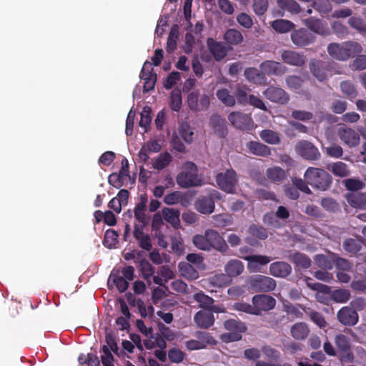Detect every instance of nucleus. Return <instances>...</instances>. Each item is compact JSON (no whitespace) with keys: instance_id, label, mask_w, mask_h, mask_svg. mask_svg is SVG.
<instances>
[{"instance_id":"0eeeda50","label":"nucleus","mask_w":366,"mask_h":366,"mask_svg":"<svg viewBox=\"0 0 366 366\" xmlns=\"http://www.w3.org/2000/svg\"><path fill=\"white\" fill-rule=\"evenodd\" d=\"M247 285L250 289L257 292L271 291L276 287V282L272 278L260 274L250 277L247 280Z\"/></svg>"},{"instance_id":"aec40b11","label":"nucleus","mask_w":366,"mask_h":366,"mask_svg":"<svg viewBox=\"0 0 366 366\" xmlns=\"http://www.w3.org/2000/svg\"><path fill=\"white\" fill-rule=\"evenodd\" d=\"M327 51L332 58L337 60L345 61L348 59L349 52L347 51L345 44H330L327 46Z\"/></svg>"},{"instance_id":"e2e57ef3","label":"nucleus","mask_w":366,"mask_h":366,"mask_svg":"<svg viewBox=\"0 0 366 366\" xmlns=\"http://www.w3.org/2000/svg\"><path fill=\"white\" fill-rule=\"evenodd\" d=\"M233 309L237 311L244 312L245 313L250 314V315H257V312H255V310L254 309L253 304L251 305L249 304L244 303V302H237L233 305Z\"/></svg>"},{"instance_id":"7c9ffc66","label":"nucleus","mask_w":366,"mask_h":366,"mask_svg":"<svg viewBox=\"0 0 366 366\" xmlns=\"http://www.w3.org/2000/svg\"><path fill=\"white\" fill-rule=\"evenodd\" d=\"M172 159V155L169 153H162L152 160V167L157 170H162L169 164Z\"/></svg>"},{"instance_id":"680f3d73","label":"nucleus","mask_w":366,"mask_h":366,"mask_svg":"<svg viewBox=\"0 0 366 366\" xmlns=\"http://www.w3.org/2000/svg\"><path fill=\"white\" fill-rule=\"evenodd\" d=\"M331 296L336 302L343 303L350 299V294L347 290H338L335 291Z\"/></svg>"},{"instance_id":"a878e982","label":"nucleus","mask_w":366,"mask_h":366,"mask_svg":"<svg viewBox=\"0 0 366 366\" xmlns=\"http://www.w3.org/2000/svg\"><path fill=\"white\" fill-rule=\"evenodd\" d=\"M162 214L165 221L174 227H178L180 224L179 212L173 208H164L162 210Z\"/></svg>"},{"instance_id":"3c124183","label":"nucleus","mask_w":366,"mask_h":366,"mask_svg":"<svg viewBox=\"0 0 366 366\" xmlns=\"http://www.w3.org/2000/svg\"><path fill=\"white\" fill-rule=\"evenodd\" d=\"M291 259L298 267L308 268L311 265L310 259L302 254L295 253Z\"/></svg>"},{"instance_id":"20e7f679","label":"nucleus","mask_w":366,"mask_h":366,"mask_svg":"<svg viewBox=\"0 0 366 366\" xmlns=\"http://www.w3.org/2000/svg\"><path fill=\"white\" fill-rule=\"evenodd\" d=\"M216 182L223 191L234 194L236 192L238 179L236 172L230 169L217 174Z\"/></svg>"},{"instance_id":"5fc2aeb1","label":"nucleus","mask_w":366,"mask_h":366,"mask_svg":"<svg viewBox=\"0 0 366 366\" xmlns=\"http://www.w3.org/2000/svg\"><path fill=\"white\" fill-rule=\"evenodd\" d=\"M212 219L214 225L219 227L229 225L232 222V217L226 214L214 215Z\"/></svg>"},{"instance_id":"ea45409f","label":"nucleus","mask_w":366,"mask_h":366,"mask_svg":"<svg viewBox=\"0 0 366 366\" xmlns=\"http://www.w3.org/2000/svg\"><path fill=\"white\" fill-rule=\"evenodd\" d=\"M216 95L218 99L227 107H232L236 103L234 96L226 89H219Z\"/></svg>"},{"instance_id":"393cba45","label":"nucleus","mask_w":366,"mask_h":366,"mask_svg":"<svg viewBox=\"0 0 366 366\" xmlns=\"http://www.w3.org/2000/svg\"><path fill=\"white\" fill-rule=\"evenodd\" d=\"M336 255L329 252L327 254H317L314 259L318 267L325 269H331L333 267Z\"/></svg>"},{"instance_id":"2f4dec72","label":"nucleus","mask_w":366,"mask_h":366,"mask_svg":"<svg viewBox=\"0 0 366 366\" xmlns=\"http://www.w3.org/2000/svg\"><path fill=\"white\" fill-rule=\"evenodd\" d=\"M147 206V199L142 197L141 201L137 204L134 208V217L137 220L143 224L148 222V217L145 213Z\"/></svg>"},{"instance_id":"69168bd1","label":"nucleus","mask_w":366,"mask_h":366,"mask_svg":"<svg viewBox=\"0 0 366 366\" xmlns=\"http://www.w3.org/2000/svg\"><path fill=\"white\" fill-rule=\"evenodd\" d=\"M345 187L351 191L360 190L363 188L364 183L359 179H347L344 181Z\"/></svg>"},{"instance_id":"bb28decb","label":"nucleus","mask_w":366,"mask_h":366,"mask_svg":"<svg viewBox=\"0 0 366 366\" xmlns=\"http://www.w3.org/2000/svg\"><path fill=\"white\" fill-rule=\"evenodd\" d=\"M261 69L269 74H282L285 71V68L280 63L272 61L263 62L261 64Z\"/></svg>"},{"instance_id":"6e6d98bb","label":"nucleus","mask_w":366,"mask_h":366,"mask_svg":"<svg viewBox=\"0 0 366 366\" xmlns=\"http://www.w3.org/2000/svg\"><path fill=\"white\" fill-rule=\"evenodd\" d=\"M280 7L290 12L297 13L300 11L299 5L294 0H277Z\"/></svg>"},{"instance_id":"2eb2a0df","label":"nucleus","mask_w":366,"mask_h":366,"mask_svg":"<svg viewBox=\"0 0 366 366\" xmlns=\"http://www.w3.org/2000/svg\"><path fill=\"white\" fill-rule=\"evenodd\" d=\"M312 279L305 278L307 285L313 290H316V298L321 302H326L330 295V289L328 286L321 283H312Z\"/></svg>"},{"instance_id":"cd10ccee","label":"nucleus","mask_w":366,"mask_h":366,"mask_svg":"<svg viewBox=\"0 0 366 366\" xmlns=\"http://www.w3.org/2000/svg\"><path fill=\"white\" fill-rule=\"evenodd\" d=\"M134 236L142 249L146 250H150L152 249L150 237L148 234L145 233L142 228L135 227Z\"/></svg>"},{"instance_id":"5701e85b","label":"nucleus","mask_w":366,"mask_h":366,"mask_svg":"<svg viewBox=\"0 0 366 366\" xmlns=\"http://www.w3.org/2000/svg\"><path fill=\"white\" fill-rule=\"evenodd\" d=\"M292 268L290 264L284 262H274L270 264V274L275 277H285L291 273Z\"/></svg>"},{"instance_id":"4c0bfd02","label":"nucleus","mask_w":366,"mask_h":366,"mask_svg":"<svg viewBox=\"0 0 366 366\" xmlns=\"http://www.w3.org/2000/svg\"><path fill=\"white\" fill-rule=\"evenodd\" d=\"M327 169L334 175L340 177H347L350 174L347 165L342 162H337L330 164Z\"/></svg>"},{"instance_id":"338daca9","label":"nucleus","mask_w":366,"mask_h":366,"mask_svg":"<svg viewBox=\"0 0 366 366\" xmlns=\"http://www.w3.org/2000/svg\"><path fill=\"white\" fill-rule=\"evenodd\" d=\"M182 196V194L180 192H173L164 197V202L166 204L173 205L180 201Z\"/></svg>"},{"instance_id":"b1692460","label":"nucleus","mask_w":366,"mask_h":366,"mask_svg":"<svg viewBox=\"0 0 366 366\" xmlns=\"http://www.w3.org/2000/svg\"><path fill=\"white\" fill-rule=\"evenodd\" d=\"M207 44L209 51L217 61L222 60L227 55V48L222 44L217 42L212 39H209L207 40Z\"/></svg>"},{"instance_id":"6ab92c4d","label":"nucleus","mask_w":366,"mask_h":366,"mask_svg":"<svg viewBox=\"0 0 366 366\" xmlns=\"http://www.w3.org/2000/svg\"><path fill=\"white\" fill-rule=\"evenodd\" d=\"M337 317L339 321L344 325H354L358 321V315L356 311L347 307L339 311Z\"/></svg>"},{"instance_id":"f257e3e1","label":"nucleus","mask_w":366,"mask_h":366,"mask_svg":"<svg viewBox=\"0 0 366 366\" xmlns=\"http://www.w3.org/2000/svg\"><path fill=\"white\" fill-rule=\"evenodd\" d=\"M192 242L199 249L204 251L214 249L220 252H224L228 249L224 238L214 229H207L204 235H194Z\"/></svg>"},{"instance_id":"c756f323","label":"nucleus","mask_w":366,"mask_h":366,"mask_svg":"<svg viewBox=\"0 0 366 366\" xmlns=\"http://www.w3.org/2000/svg\"><path fill=\"white\" fill-rule=\"evenodd\" d=\"M247 147L254 155L264 157L271 154L269 147L258 142H250L247 144Z\"/></svg>"},{"instance_id":"4d7b16f0","label":"nucleus","mask_w":366,"mask_h":366,"mask_svg":"<svg viewBox=\"0 0 366 366\" xmlns=\"http://www.w3.org/2000/svg\"><path fill=\"white\" fill-rule=\"evenodd\" d=\"M342 92L350 99L357 97V91L355 86L349 81H343L340 84Z\"/></svg>"},{"instance_id":"a211bd4d","label":"nucleus","mask_w":366,"mask_h":366,"mask_svg":"<svg viewBox=\"0 0 366 366\" xmlns=\"http://www.w3.org/2000/svg\"><path fill=\"white\" fill-rule=\"evenodd\" d=\"M292 42L299 46H305L314 41V36L305 29L295 31L291 34Z\"/></svg>"},{"instance_id":"f704fd0d","label":"nucleus","mask_w":366,"mask_h":366,"mask_svg":"<svg viewBox=\"0 0 366 366\" xmlns=\"http://www.w3.org/2000/svg\"><path fill=\"white\" fill-rule=\"evenodd\" d=\"M282 58L284 61L292 65L300 66L305 63L304 57L295 51H285L282 53Z\"/></svg>"},{"instance_id":"f3484780","label":"nucleus","mask_w":366,"mask_h":366,"mask_svg":"<svg viewBox=\"0 0 366 366\" xmlns=\"http://www.w3.org/2000/svg\"><path fill=\"white\" fill-rule=\"evenodd\" d=\"M194 321L197 327L207 329L214 324V317L211 312L200 310L195 314Z\"/></svg>"},{"instance_id":"9d476101","label":"nucleus","mask_w":366,"mask_h":366,"mask_svg":"<svg viewBox=\"0 0 366 366\" xmlns=\"http://www.w3.org/2000/svg\"><path fill=\"white\" fill-rule=\"evenodd\" d=\"M295 151L303 158L310 160H315L320 157L317 148L305 140L300 141L296 144Z\"/></svg>"},{"instance_id":"c9c22d12","label":"nucleus","mask_w":366,"mask_h":366,"mask_svg":"<svg viewBox=\"0 0 366 366\" xmlns=\"http://www.w3.org/2000/svg\"><path fill=\"white\" fill-rule=\"evenodd\" d=\"M348 203L355 208L362 209L366 206V195L362 193H351L347 196Z\"/></svg>"},{"instance_id":"864d4df0","label":"nucleus","mask_w":366,"mask_h":366,"mask_svg":"<svg viewBox=\"0 0 366 366\" xmlns=\"http://www.w3.org/2000/svg\"><path fill=\"white\" fill-rule=\"evenodd\" d=\"M362 246V242L357 239H349L344 242V248L351 253L357 252Z\"/></svg>"},{"instance_id":"72a5a7b5","label":"nucleus","mask_w":366,"mask_h":366,"mask_svg":"<svg viewBox=\"0 0 366 366\" xmlns=\"http://www.w3.org/2000/svg\"><path fill=\"white\" fill-rule=\"evenodd\" d=\"M309 332L307 325L303 322L296 323L291 327V335L296 340H304Z\"/></svg>"},{"instance_id":"412c9836","label":"nucleus","mask_w":366,"mask_h":366,"mask_svg":"<svg viewBox=\"0 0 366 366\" xmlns=\"http://www.w3.org/2000/svg\"><path fill=\"white\" fill-rule=\"evenodd\" d=\"M265 97L272 102L285 104L288 101L286 93L280 88L270 87L264 92Z\"/></svg>"},{"instance_id":"39448f33","label":"nucleus","mask_w":366,"mask_h":366,"mask_svg":"<svg viewBox=\"0 0 366 366\" xmlns=\"http://www.w3.org/2000/svg\"><path fill=\"white\" fill-rule=\"evenodd\" d=\"M224 327L228 330V332L221 335V340L224 342L239 340L242 338L241 334L246 330L244 324L235 320L226 321Z\"/></svg>"},{"instance_id":"8fccbe9b","label":"nucleus","mask_w":366,"mask_h":366,"mask_svg":"<svg viewBox=\"0 0 366 366\" xmlns=\"http://www.w3.org/2000/svg\"><path fill=\"white\" fill-rule=\"evenodd\" d=\"M194 299L199 303V307L202 308H209L214 302L212 297L202 292L194 294Z\"/></svg>"},{"instance_id":"a18cd8bd","label":"nucleus","mask_w":366,"mask_h":366,"mask_svg":"<svg viewBox=\"0 0 366 366\" xmlns=\"http://www.w3.org/2000/svg\"><path fill=\"white\" fill-rule=\"evenodd\" d=\"M246 79L255 84H262L264 81L263 75L257 69L249 68L244 71Z\"/></svg>"},{"instance_id":"0e129e2a","label":"nucleus","mask_w":366,"mask_h":366,"mask_svg":"<svg viewBox=\"0 0 366 366\" xmlns=\"http://www.w3.org/2000/svg\"><path fill=\"white\" fill-rule=\"evenodd\" d=\"M122 167L118 173L122 177L125 179L129 184H132L134 182V179H132L129 172V162L124 158L122 160Z\"/></svg>"},{"instance_id":"49530a36","label":"nucleus","mask_w":366,"mask_h":366,"mask_svg":"<svg viewBox=\"0 0 366 366\" xmlns=\"http://www.w3.org/2000/svg\"><path fill=\"white\" fill-rule=\"evenodd\" d=\"M349 25L357 30L361 34L366 36V24L364 21L357 16H352L348 20Z\"/></svg>"},{"instance_id":"a19ab883","label":"nucleus","mask_w":366,"mask_h":366,"mask_svg":"<svg viewBox=\"0 0 366 366\" xmlns=\"http://www.w3.org/2000/svg\"><path fill=\"white\" fill-rule=\"evenodd\" d=\"M260 138L269 144H277L280 142V137L278 133L270 130L265 129L259 133Z\"/></svg>"},{"instance_id":"37998d69","label":"nucleus","mask_w":366,"mask_h":366,"mask_svg":"<svg viewBox=\"0 0 366 366\" xmlns=\"http://www.w3.org/2000/svg\"><path fill=\"white\" fill-rule=\"evenodd\" d=\"M225 41L230 44H239L243 40L242 34L237 30L234 29H228L224 36Z\"/></svg>"},{"instance_id":"4468645a","label":"nucleus","mask_w":366,"mask_h":366,"mask_svg":"<svg viewBox=\"0 0 366 366\" xmlns=\"http://www.w3.org/2000/svg\"><path fill=\"white\" fill-rule=\"evenodd\" d=\"M161 149L162 147L157 139H153L147 141L142 145L139 152V160L142 162L147 161L151 152L157 153L159 152Z\"/></svg>"},{"instance_id":"13d9d810","label":"nucleus","mask_w":366,"mask_h":366,"mask_svg":"<svg viewBox=\"0 0 366 366\" xmlns=\"http://www.w3.org/2000/svg\"><path fill=\"white\" fill-rule=\"evenodd\" d=\"M103 355L101 356V360L104 366H114V357L108 346L104 345L102 348Z\"/></svg>"},{"instance_id":"de8ad7c7","label":"nucleus","mask_w":366,"mask_h":366,"mask_svg":"<svg viewBox=\"0 0 366 366\" xmlns=\"http://www.w3.org/2000/svg\"><path fill=\"white\" fill-rule=\"evenodd\" d=\"M186 354L181 350L173 347L168 350V358L171 362L179 364L183 362Z\"/></svg>"},{"instance_id":"473e14b6","label":"nucleus","mask_w":366,"mask_h":366,"mask_svg":"<svg viewBox=\"0 0 366 366\" xmlns=\"http://www.w3.org/2000/svg\"><path fill=\"white\" fill-rule=\"evenodd\" d=\"M112 282L120 292H124L129 287V282L115 271H113L109 277V283Z\"/></svg>"},{"instance_id":"58836bf2","label":"nucleus","mask_w":366,"mask_h":366,"mask_svg":"<svg viewBox=\"0 0 366 366\" xmlns=\"http://www.w3.org/2000/svg\"><path fill=\"white\" fill-rule=\"evenodd\" d=\"M181 275L187 280H197L199 277L198 272L189 263H180L179 264Z\"/></svg>"},{"instance_id":"bf43d9fd","label":"nucleus","mask_w":366,"mask_h":366,"mask_svg":"<svg viewBox=\"0 0 366 366\" xmlns=\"http://www.w3.org/2000/svg\"><path fill=\"white\" fill-rule=\"evenodd\" d=\"M109 183L116 188H119L124 185H127L129 182L122 177L119 174L113 173L109 176Z\"/></svg>"},{"instance_id":"774afa93","label":"nucleus","mask_w":366,"mask_h":366,"mask_svg":"<svg viewBox=\"0 0 366 366\" xmlns=\"http://www.w3.org/2000/svg\"><path fill=\"white\" fill-rule=\"evenodd\" d=\"M325 152L334 158H339L342 155L343 151L341 147L338 145H332L327 147H324Z\"/></svg>"},{"instance_id":"f03ea898","label":"nucleus","mask_w":366,"mask_h":366,"mask_svg":"<svg viewBox=\"0 0 366 366\" xmlns=\"http://www.w3.org/2000/svg\"><path fill=\"white\" fill-rule=\"evenodd\" d=\"M177 183L182 188L197 187L202 184V180L198 175L197 166L191 162H185L182 171L176 178Z\"/></svg>"},{"instance_id":"dca6fc26","label":"nucleus","mask_w":366,"mask_h":366,"mask_svg":"<svg viewBox=\"0 0 366 366\" xmlns=\"http://www.w3.org/2000/svg\"><path fill=\"white\" fill-rule=\"evenodd\" d=\"M243 258L248 262L247 267L252 272H259L262 266L270 262L268 257L262 255H249Z\"/></svg>"},{"instance_id":"4be33fe9","label":"nucleus","mask_w":366,"mask_h":366,"mask_svg":"<svg viewBox=\"0 0 366 366\" xmlns=\"http://www.w3.org/2000/svg\"><path fill=\"white\" fill-rule=\"evenodd\" d=\"M244 269L243 263L238 259H231L224 266V272L230 279L240 275Z\"/></svg>"},{"instance_id":"9b49d317","label":"nucleus","mask_w":366,"mask_h":366,"mask_svg":"<svg viewBox=\"0 0 366 366\" xmlns=\"http://www.w3.org/2000/svg\"><path fill=\"white\" fill-rule=\"evenodd\" d=\"M152 64L149 61H146L143 65L140 74V78L144 81V92H149L154 88L157 75L152 72Z\"/></svg>"},{"instance_id":"603ef678","label":"nucleus","mask_w":366,"mask_h":366,"mask_svg":"<svg viewBox=\"0 0 366 366\" xmlns=\"http://www.w3.org/2000/svg\"><path fill=\"white\" fill-rule=\"evenodd\" d=\"M179 134L184 139V140L188 143H190L193 140L194 132L191 129L190 126L187 123H182L179 125Z\"/></svg>"},{"instance_id":"79ce46f5","label":"nucleus","mask_w":366,"mask_h":366,"mask_svg":"<svg viewBox=\"0 0 366 366\" xmlns=\"http://www.w3.org/2000/svg\"><path fill=\"white\" fill-rule=\"evenodd\" d=\"M209 281L214 287H223L229 285L232 282V279L227 274L221 273L211 277Z\"/></svg>"},{"instance_id":"1a4fd4ad","label":"nucleus","mask_w":366,"mask_h":366,"mask_svg":"<svg viewBox=\"0 0 366 366\" xmlns=\"http://www.w3.org/2000/svg\"><path fill=\"white\" fill-rule=\"evenodd\" d=\"M197 340H189L185 342V347L189 351L205 349L207 345H212L216 343L213 337L206 332H198Z\"/></svg>"},{"instance_id":"c03bdc74","label":"nucleus","mask_w":366,"mask_h":366,"mask_svg":"<svg viewBox=\"0 0 366 366\" xmlns=\"http://www.w3.org/2000/svg\"><path fill=\"white\" fill-rule=\"evenodd\" d=\"M267 175L269 179L272 182H280L285 178V171L278 167L269 168L267 171Z\"/></svg>"},{"instance_id":"f8f14e48","label":"nucleus","mask_w":366,"mask_h":366,"mask_svg":"<svg viewBox=\"0 0 366 366\" xmlns=\"http://www.w3.org/2000/svg\"><path fill=\"white\" fill-rule=\"evenodd\" d=\"M252 304L254 305V309L257 312L256 315H258L262 311H267L274 308L276 301L270 296L258 295L253 297Z\"/></svg>"},{"instance_id":"c85d7f7f","label":"nucleus","mask_w":366,"mask_h":366,"mask_svg":"<svg viewBox=\"0 0 366 366\" xmlns=\"http://www.w3.org/2000/svg\"><path fill=\"white\" fill-rule=\"evenodd\" d=\"M306 25L310 30L318 34L326 35L329 34V28L327 24L320 20L310 19L306 21Z\"/></svg>"},{"instance_id":"7ed1b4c3","label":"nucleus","mask_w":366,"mask_h":366,"mask_svg":"<svg viewBox=\"0 0 366 366\" xmlns=\"http://www.w3.org/2000/svg\"><path fill=\"white\" fill-rule=\"evenodd\" d=\"M305 178L312 186L321 190H326L330 185V175L323 169L309 168L305 173Z\"/></svg>"},{"instance_id":"09e8293b","label":"nucleus","mask_w":366,"mask_h":366,"mask_svg":"<svg viewBox=\"0 0 366 366\" xmlns=\"http://www.w3.org/2000/svg\"><path fill=\"white\" fill-rule=\"evenodd\" d=\"M118 233L114 229L107 230L104 235V244L108 248L114 247L118 242Z\"/></svg>"},{"instance_id":"6e6552de","label":"nucleus","mask_w":366,"mask_h":366,"mask_svg":"<svg viewBox=\"0 0 366 366\" xmlns=\"http://www.w3.org/2000/svg\"><path fill=\"white\" fill-rule=\"evenodd\" d=\"M229 122L236 128L242 130H251L254 122L249 114L240 112H232L228 115Z\"/></svg>"},{"instance_id":"ddd939ff","label":"nucleus","mask_w":366,"mask_h":366,"mask_svg":"<svg viewBox=\"0 0 366 366\" xmlns=\"http://www.w3.org/2000/svg\"><path fill=\"white\" fill-rule=\"evenodd\" d=\"M337 135L344 144L349 147H356L360 143L358 133L345 126H340L337 129Z\"/></svg>"},{"instance_id":"052dcab7","label":"nucleus","mask_w":366,"mask_h":366,"mask_svg":"<svg viewBox=\"0 0 366 366\" xmlns=\"http://www.w3.org/2000/svg\"><path fill=\"white\" fill-rule=\"evenodd\" d=\"M152 121V117L150 115V109L149 108L145 107L142 110L141 113V119L139 121V126L142 128L145 129V132L147 129V127L149 126Z\"/></svg>"},{"instance_id":"423d86ee","label":"nucleus","mask_w":366,"mask_h":366,"mask_svg":"<svg viewBox=\"0 0 366 366\" xmlns=\"http://www.w3.org/2000/svg\"><path fill=\"white\" fill-rule=\"evenodd\" d=\"M221 198V194L212 190L207 196L199 197L194 202L195 209L201 214H212L214 210V201Z\"/></svg>"},{"instance_id":"e433bc0d","label":"nucleus","mask_w":366,"mask_h":366,"mask_svg":"<svg viewBox=\"0 0 366 366\" xmlns=\"http://www.w3.org/2000/svg\"><path fill=\"white\" fill-rule=\"evenodd\" d=\"M272 28L279 33H287L291 31L295 25L290 21L286 19H278L271 22Z\"/></svg>"}]
</instances>
